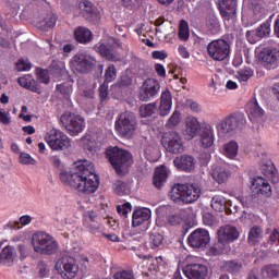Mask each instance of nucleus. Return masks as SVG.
I'll list each match as a JSON object with an SVG mask.
<instances>
[{"label":"nucleus","mask_w":279,"mask_h":279,"mask_svg":"<svg viewBox=\"0 0 279 279\" xmlns=\"http://www.w3.org/2000/svg\"><path fill=\"white\" fill-rule=\"evenodd\" d=\"M98 53H100L102 58H106V60H109L110 62H119L121 60L119 54L114 53L112 44L109 41L107 44H101L98 47Z\"/></svg>","instance_id":"nucleus-30"},{"label":"nucleus","mask_w":279,"mask_h":279,"mask_svg":"<svg viewBox=\"0 0 279 279\" xmlns=\"http://www.w3.org/2000/svg\"><path fill=\"white\" fill-rule=\"evenodd\" d=\"M113 191L117 195H125L128 193V185L123 181H117Z\"/></svg>","instance_id":"nucleus-48"},{"label":"nucleus","mask_w":279,"mask_h":279,"mask_svg":"<svg viewBox=\"0 0 279 279\" xmlns=\"http://www.w3.org/2000/svg\"><path fill=\"white\" fill-rule=\"evenodd\" d=\"M63 270L61 271V276L63 279H73L77 276L80 271V265L77 264V259L72 256L64 255L60 260Z\"/></svg>","instance_id":"nucleus-14"},{"label":"nucleus","mask_w":279,"mask_h":279,"mask_svg":"<svg viewBox=\"0 0 279 279\" xmlns=\"http://www.w3.org/2000/svg\"><path fill=\"white\" fill-rule=\"evenodd\" d=\"M157 110H158V105H156V102L142 105L140 107V114L145 119L147 117H151V114H156Z\"/></svg>","instance_id":"nucleus-39"},{"label":"nucleus","mask_w":279,"mask_h":279,"mask_svg":"<svg viewBox=\"0 0 279 279\" xmlns=\"http://www.w3.org/2000/svg\"><path fill=\"white\" fill-rule=\"evenodd\" d=\"M218 10L225 21L236 19V0H220Z\"/></svg>","instance_id":"nucleus-18"},{"label":"nucleus","mask_w":279,"mask_h":279,"mask_svg":"<svg viewBox=\"0 0 279 279\" xmlns=\"http://www.w3.org/2000/svg\"><path fill=\"white\" fill-rule=\"evenodd\" d=\"M29 69H32V63H26L23 59H20L16 63L17 71H29Z\"/></svg>","instance_id":"nucleus-55"},{"label":"nucleus","mask_w":279,"mask_h":279,"mask_svg":"<svg viewBox=\"0 0 279 279\" xmlns=\"http://www.w3.org/2000/svg\"><path fill=\"white\" fill-rule=\"evenodd\" d=\"M171 106H173V98L171 92L166 90L161 94L160 106L158 108V113L160 117H167L171 112Z\"/></svg>","instance_id":"nucleus-26"},{"label":"nucleus","mask_w":279,"mask_h":279,"mask_svg":"<svg viewBox=\"0 0 279 279\" xmlns=\"http://www.w3.org/2000/svg\"><path fill=\"white\" fill-rule=\"evenodd\" d=\"M248 113L254 119H260L265 114V110L262 109L257 100L251 101L248 105Z\"/></svg>","instance_id":"nucleus-38"},{"label":"nucleus","mask_w":279,"mask_h":279,"mask_svg":"<svg viewBox=\"0 0 279 279\" xmlns=\"http://www.w3.org/2000/svg\"><path fill=\"white\" fill-rule=\"evenodd\" d=\"M229 243L227 241L221 240L218 236V241L209 248L210 254L213 256H219V254H223V252H228Z\"/></svg>","instance_id":"nucleus-37"},{"label":"nucleus","mask_w":279,"mask_h":279,"mask_svg":"<svg viewBox=\"0 0 279 279\" xmlns=\"http://www.w3.org/2000/svg\"><path fill=\"white\" fill-rule=\"evenodd\" d=\"M74 38H75L76 43L86 45V43H90V40H93V33L90 32V29H88L86 27L78 26L74 31Z\"/></svg>","instance_id":"nucleus-33"},{"label":"nucleus","mask_w":279,"mask_h":279,"mask_svg":"<svg viewBox=\"0 0 279 279\" xmlns=\"http://www.w3.org/2000/svg\"><path fill=\"white\" fill-rule=\"evenodd\" d=\"M151 219V210L149 208L137 209L133 213L132 226L133 228H137L144 223V221H149Z\"/></svg>","instance_id":"nucleus-31"},{"label":"nucleus","mask_w":279,"mask_h":279,"mask_svg":"<svg viewBox=\"0 0 279 279\" xmlns=\"http://www.w3.org/2000/svg\"><path fill=\"white\" fill-rule=\"evenodd\" d=\"M83 217L84 226L89 230L92 234H97V232L101 230V225L99 223V215H97V211H85Z\"/></svg>","instance_id":"nucleus-21"},{"label":"nucleus","mask_w":279,"mask_h":279,"mask_svg":"<svg viewBox=\"0 0 279 279\" xmlns=\"http://www.w3.org/2000/svg\"><path fill=\"white\" fill-rule=\"evenodd\" d=\"M269 34H271V21L268 20L260 24L255 31H248L246 33V38L248 43L254 45V43H258V40L269 37Z\"/></svg>","instance_id":"nucleus-15"},{"label":"nucleus","mask_w":279,"mask_h":279,"mask_svg":"<svg viewBox=\"0 0 279 279\" xmlns=\"http://www.w3.org/2000/svg\"><path fill=\"white\" fill-rule=\"evenodd\" d=\"M158 93H160V83L155 78H147L143 82L138 99L140 101H151L155 97H158Z\"/></svg>","instance_id":"nucleus-12"},{"label":"nucleus","mask_w":279,"mask_h":279,"mask_svg":"<svg viewBox=\"0 0 279 279\" xmlns=\"http://www.w3.org/2000/svg\"><path fill=\"white\" fill-rule=\"evenodd\" d=\"M162 241H165V236L158 232L150 233V245L151 247H160L162 245Z\"/></svg>","instance_id":"nucleus-44"},{"label":"nucleus","mask_w":279,"mask_h":279,"mask_svg":"<svg viewBox=\"0 0 279 279\" xmlns=\"http://www.w3.org/2000/svg\"><path fill=\"white\" fill-rule=\"evenodd\" d=\"M221 269L227 274H232V276H236V274H241V270L243 269V262L241 259H229L223 263Z\"/></svg>","instance_id":"nucleus-32"},{"label":"nucleus","mask_w":279,"mask_h":279,"mask_svg":"<svg viewBox=\"0 0 279 279\" xmlns=\"http://www.w3.org/2000/svg\"><path fill=\"white\" fill-rule=\"evenodd\" d=\"M45 141L54 151H64V149H69V147H71V138L56 129L46 133Z\"/></svg>","instance_id":"nucleus-7"},{"label":"nucleus","mask_w":279,"mask_h":279,"mask_svg":"<svg viewBox=\"0 0 279 279\" xmlns=\"http://www.w3.org/2000/svg\"><path fill=\"white\" fill-rule=\"evenodd\" d=\"M113 278L114 279H134V275H132V272L130 271L123 270L114 274Z\"/></svg>","instance_id":"nucleus-56"},{"label":"nucleus","mask_w":279,"mask_h":279,"mask_svg":"<svg viewBox=\"0 0 279 279\" xmlns=\"http://www.w3.org/2000/svg\"><path fill=\"white\" fill-rule=\"evenodd\" d=\"M208 56L218 62H222L230 56V44L223 39H216L207 46Z\"/></svg>","instance_id":"nucleus-9"},{"label":"nucleus","mask_w":279,"mask_h":279,"mask_svg":"<svg viewBox=\"0 0 279 279\" xmlns=\"http://www.w3.org/2000/svg\"><path fill=\"white\" fill-rule=\"evenodd\" d=\"M136 114L132 111L122 112L116 122V130L122 138H132L136 134Z\"/></svg>","instance_id":"nucleus-5"},{"label":"nucleus","mask_w":279,"mask_h":279,"mask_svg":"<svg viewBox=\"0 0 279 279\" xmlns=\"http://www.w3.org/2000/svg\"><path fill=\"white\" fill-rule=\"evenodd\" d=\"M49 71H50L51 75L57 77V80H60V77H62V75H64V63L52 62L49 68Z\"/></svg>","instance_id":"nucleus-41"},{"label":"nucleus","mask_w":279,"mask_h":279,"mask_svg":"<svg viewBox=\"0 0 279 279\" xmlns=\"http://www.w3.org/2000/svg\"><path fill=\"white\" fill-rule=\"evenodd\" d=\"M61 123L72 136L80 134L84 130V118L69 111L61 116Z\"/></svg>","instance_id":"nucleus-10"},{"label":"nucleus","mask_w":279,"mask_h":279,"mask_svg":"<svg viewBox=\"0 0 279 279\" xmlns=\"http://www.w3.org/2000/svg\"><path fill=\"white\" fill-rule=\"evenodd\" d=\"M252 75H254V72L252 70L244 69L238 72L236 77L238 80H240V82H247V80L252 77Z\"/></svg>","instance_id":"nucleus-50"},{"label":"nucleus","mask_w":279,"mask_h":279,"mask_svg":"<svg viewBox=\"0 0 279 279\" xmlns=\"http://www.w3.org/2000/svg\"><path fill=\"white\" fill-rule=\"evenodd\" d=\"M181 121H182V113H180V111L175 110L166 123L167 130L177 128V125H180Z\"/></svg>","instance_id":"nucleus-42"},{"label":"nucleus","mask_w":279,"mask_h":279,"mask_svg":"<svg viewBox=\"0 0 279 279\" xmlns=\"http://www.w3.org/2000/svg\"><path fill=\"white\" fill-rule=\"evenodd\" d=\"M201 196L202 190H199L197 184L192 183H177L169 192L170 199L175 204H193L197 202Z\"/></svg>","instance_id":"nucleus-3"},{"label":"nucleus","mask_w":279,"mask_h":279,"mask_svg":"<svg viewBox=\"0 0 279 279\" xmlns=\"http://www.w3.org/2000/svg\"><path fill=\"white\" fill-rule=\"evenodd\" d=\"M37 20V25L41 32H47L52 27H56V22L58 17L53 13L41 12L38 15H35Z\"/></svg>","instance_id":"nucleus-22"},{"label":"nucleus","mask_w":279,"mask_h":279,"mask_svg":"<svg viewBox=\"0 0 279 279\" xmlns=\"http://www.w3.org/2000/svg\"><path fill=\"white\" fill-rule=\"evenodd\" d=\"M57 90L64 97V99H70L71 93H73V88L64 84L57 85Z\"/></svg>","instance_id":"nucleus-47"},{"label":"nucleus","mask_w":279,"mask_h":279,"mask_svg":"<svg viewBox=\"0 0 279 279\" xmlns=\"http://www.w3.org/2000/svg\"><path fill=\"white\" fill-rule=\"evenodd\" d=\"M264 271L267 274L268 278H278L279 277V265H268L264 268Z\"/></svg>","instance_id":"nucleus-45"},{"label":"nucleus","mask_w":279,"mask_h":279,"mask_svg":"<svg viewBox=\"0 0 279 279\" xmlns=\"http://www.w3.org/2000/svg\"><path fill=\"white\" fill-rule=\"evenodd\" d=\"M32 245L37 254L51 256L58 252V241L45 232L35 233L32 239Z\"/></svg>","instance_id":"nucleus-4"},{"label":"nucleus","mask_w":279,"mask_h":279,"mask_svg":"<svg viewBox=\"0 0 279 279\" xmlns=\"http://www.w3.org/2000/svg\"><path fill=\"white\" fill-rule=\"evenodd\" d=\"M263 239V229L258 226L251 228L247 242L250 245H258Z\"/></svg>","instance_id":"nucleus-35"},{"label":"nucleus","mask_w":279,"mask_h":279,"mask_svg":"<svg viewBox=\"0 0 279 279\" xmlns=\"http://www.w3.org/2000/svg\"><path fill=\"white\" fill-rule=\"evenodd\" d=\"M179 53L180 56H182V58H185V59L191 57V53H189V50H186V47L184 46L179 47Z\"/></svg>","instance_id":"nucleus-63"},{"label":"nucleus","mask_w":279,"mask_h":279,"mask_svg":"<svg viewBox=\"0 0 279 279\" xmlns=\"http://www.w3.org/2000/svg\"><path fill=\"white\" fill-rule=\"evenodd\" d=\"M83 15L85 16L86 21L93 23L94 25H98L101 21V14L93 3L90 2H83Z\"/></svg>","instance_id":"nucleus-23"},{"label":"nucleus","mask_w":279,"mask_h":279,"mask_svg":"<svg viewBox=\"0 0 279 279\" xmlns=\"http://www.w3.org/2000/svg\"><path fill=\"white\" fill-rule=\"evenodd\" d=\"M61 182H69L70 186L81 191V193H95L99 189V177L95 173V166L90 161H77L74 163L71 173L60 172Z\"/></svg>","instance_id":"nucleus-1"},{"label":"nucleus","mask_w":279,"mask_h":279,"mask_svg":"<svg viewBox=\"0 0 279 279\" xmlns=\"http://www.w3.org/2000/svg\"><path fill=\"white\" fill-rule=\"evenodd\" d=\"M117 210H118L119 215H122V217H128V213H132V205L130 203L119 205L117 207Z\"/></svg>","instance_id":"nucleus-52"},{"label":"nucleus","mask_w":279,"mask_h":279,"mask_svg":"<svg viewBox=\"0 0 279 279\" xmlns=\"http://www.w3.org/2000/svg\"><path fill=\"white\" fill-rule=\"evenodd\" d=\"M199 130L202 131V126H199L197 119L192 118L186 120L184 135L189 141L195 138L199 134Z\"/></svg>","instance_id":"nucleus-28"},{"label":"nucleus","mask_w":279,"mask_h":279,"mask_svg":"<svg viewBox=\"0 0 279 279\" xmlns=\"http://www.w3.org/2000/svg\"><path fill=\"white\" fill-rule=\"evenodd\" d=\"M252 191L255 195H262V197H271V185L262 177H256L253 179Z\"/></svg>","instance_id":"nucleus-19"},{"label":"nucleus","mask_w":279,"mask_h":279,"mask_svg":"<svg viewBox=\"0 0 279 279\" xmlns=\"http://www.w3.org/2000/svg\"><path fill=\"white\" fill-rule=\"evenodd\" d=\"M72 66L78 73H90L95 65L97 64V60L88 53H77L72 58Z\"/></svg>","instance_id":"nucleus-11"},{"label":"nucleus","mask_w":279,"mask_h":279,"mask_svg":"<svg viewBox=\"0 0 279 279\" xmlns=\"http://www.w3.org/2000/svg\"><path fill=\"white\" fill-rule=\"evenodd\" d=\"M187 243L191 247H206L210 243V234L205 229H197L189 235Z\"/></svg>","instance_id":"nucleus-16"},{"label":"nucleus","mask_w":279,"mask_h":279,"mask_svg":"<svg viewBox=\"0 0 279 279\" xmlns=\"http://www.w3.org/2000/svg\"><path fill=\"white\" fill-rule=\"evenodd\" d=\"M247 125V119L243 112H235L216 124L217 130L222 134H230L234 130H243Z\"/></svg>","instance_id":"nucleus-6"},{"label":"nucleus","mask_w":279,"mask_h":279,"mask_svg":"<svg viewBox=\"0 0 279 279\" xmlns=\"http://www.w3.org/2000/svg\"><path fill=\"white\" fill-rule=\"evenodd\" d=\"M161 143L165 149L169 151V154H182V151H184L182 136H180V133L175 131L163 133Z\"/></svg>","instance_id":"nucleus-8"},{"label":"nucleus","mask_w":279,"mask_h":279,"mask_svg":"<svg viewBox=\"0 0 279 279\" xmlns=\"http://www.w3.org/2000/svg\"><path fill=\"white\" fill-rule=\"evenodd\" d=\"M203 223L209 227L215 226L217 223V219L215 218V216H213V214L207 211L203 215Z\"/></svg>","instance_id":"nucleus-53"},{"label":"nucleus","mask_w":279,"mask_h":279,"mask_svg":"<svg viewBox=\"0 0 279 279\" xmlns=\"http://www.w3.org/2000/svg\"><path fill=\"white\" fill-rule=\"evenodd\" d=\"M117 78V68H114V64H110L105 73V80L106 82H113V80Z\"/></svg>","instance_id":"nucleus-46"},{"label":"nucleus","mask_w":279,"mask_h":279,"mask_svg":"<svg viewBox=\"0 0 279 279\" xmlns=\"http://www.w3.org/2000/svg\"><path fill=\"white\" fill-rule=\"evenodd\" d=\"M20 162H21V165H36V159L32 158L31 154L21 153L20 154Z\"/></svg>","instance_id":"nucleus-51"},{"label":"nucleus","mask_w":279,"mask_h":279,"mask_svg":"<svg viewBox=\"0 0 279 279\" xmlns=\"http://www.w3.org/2000/svg\"><path fill=\"white\" fill-rule=\"evenodd\" d=\"M183 274L189 279H206L208 267L204 264H189L183 268Z\"/></svg>","instance_id":"nucleus-17"},{"label":"nucleus","mask_w":279,"mask_h":279,"mask_svg":"<svg viewBox=\"0 0 279 279\" xmlns=\"http://www.w3.org/2000/svg\"><path fill=\"white\" fill-rule=\"evenodd\" d=\"M118 84H119L120 88H123L125 86H131L132 78L128 74H124L121 76L120 82Z\"/></svg>","instance_id":"nucleus-57"},{"label":"nucleus","mask_w":279,"mask_h":279,"mask_svg":"<svg viewBox=\"0 0 279 279\" xmlns=\"http://www.w3.org/2000/svg\"><path fill=\"white\" fill-rule=\"evenodd\" d=\"M167 178H169V170L165 166L156 168L153 178V184L155 189H158V191H160V189L165 186Z\"/></svg>","instance_id":"nucleus-27"},{"label":"nucleus","mask_w":279,"mask_h":279,"mask_svg":"<svg viewBox=\"0 0 279 279\" xmlns=\"http://www.w3.org/2000/svg\"><path fill=\"white\" fill-rule=\"evenodd\" d=\"M218 236H220L221 241L230 244L239 239V230L230 225H225L218 230Z\"/></svg>","instance_id":"nucleus-24"},{"label":"nucleus","mask_w":279,"mask_h":279,"mask_svg":"<svg viewBox=\"0 0 279 279\" xmlns=\"http://www.w3.org/2000/svg\"><path fill=\"white\" fill-rule=\"evenodd\" d=\"M106 158L109 160L118 175H125V173H128V169L134 165L132 153L120 148L119 146H109L106 149Z\"/></svg>","instance_id":"nucleus-2"},{"label":"nucleus","mask_w":279,"mask_h":279,"mask_svg":"<svg viewBox=\"0 0 279 279\" xmlns=\"http://www.w3.org/2000/svg\"><path fill=\"white\" fill-rule=\"evenodd\" d=\"M186 106H189L193 112H199V104L193 100H186Z\"/></svg>","instance_id":"nucleus-62"},{"label":"nucleus","mask_w":279,"mask_h":279,"mask_svg":"<svg viewBox=\"0 0 279 279\" xmlns=\"http://www.w3.org/2000/svg\"><path fill=\"white\" fill-rule=\"evenodd\" d=\"M14 258H16L14 256V250L12 246L8 245L0 253V265L10 267L14 264Z\"/></svg>","instance_id":"nucleus-34"},{"label":"nucleus","mask_w":279,"mask_h":279,"mask_svg":"<svg viewBox=\"0 0 279 279\" xmlns=\"http://www.w3.org/2000/svg\"><path fill=\"white\" fill-rule=\"evenodd\" d=\"M38 81L41 84H49V71L38 68L37 69Z\"/></svg>","instance_id":"nucleus-49"},{"label":"nucleus","mask_w":279,"mask_h":279,"mask_svg":"<svg viewBox=\"0 0 279 279\" xmlns=\"http://www.w3.org/2000/svg\"><path fill=\"white\" fill-rule=\"evenodd\" d=\"M230 170L223 166H216L211 172L213 180H215V182L218 184H226V182L230 180Z\"/></svg>","instance_id":"nucleus-29"},{"label":"nucleus","mask_w":279,"mask_h":279,"mask_svg":"<svg viewBox=\"0 0 279 279\" xmlns=\"http://www.w3.org/2000/svg\"><path fill=\"white\" fill-rule=\"evenodd\" d=\"M201 143L205 149L215 145V132L210 124H205L201 128Z\"/></svg>","instance_id":"nucleus-25"},{"label":"nucleus","mask_w":279,"mask_h":279,"mask_svg":"<svg viewBox=\"0 0 279 279\" xmlns=\"http://www.w3.org/2000/svg\"><path fill=\"white\" fill-rule=\"evenodd\" d=\"M279 239V232L278 229H274L270 236H269V241L271 243H276V241Z\"/></svg>","instance_id":"nucleus-64"},{"label":"nucleus","mask_w":279,"mask_h":279,"mask_svg":"<svg viewBox=\"0 0 279 279\" xmlns=\"http://www.w3.org/2000/svg\"><path fill=\"white\" fill-rule=\"evenodd\" d=\"M167 52L165 51H153V58L155 60H165L167 59Z\"/></svg>","instance_id":"nucleus-61"},{"label":"nucleus","mask_w":279,"mask_h":279,"mask_svg":"<svg viewBox=\"0 0 279 279\" xmlns=\"http://www.w3.org/2000/svg\"><path fill=\"white\" fill-rule=\"evenodd\" d=\"M38 269H39V275L41 276V278H45V276H47L49 274V266H47V264H45V262H39Z\"/></svg>","instance_id":"nucleus-59"},{"label":"nucleus","mask_w":279,"mask_h":279,"mask_svg":"<svg viewBox=\"0 0 279 279\" xmlns=\"http://www.w3.org/2000/svg\"><path fill=\"white\" fill-rule=\"evenodd\" d=\"M262 172L264 173V175L269 178V175H274V173H276V168L274 167V163L263 165Z\"/></svg>","instance_id":"nucleus-54"},{"label":"nucleus","mask_w":279,"mask_h":279,"mask_svg":"<svg viewBox=\"0 0 279 279\" xmlns=\"http://www.w3.org/2000/svg\"><path fill=\"white\" fill-rule=\"evenodd\" d=\"M168 223H170V226H180V223H182V217H180V215H170L168 217Z\"/></svg>","instance_id":"nucleus-58"},{"label":"nucleus","mask_w":279,"mask_h":279,"mask_svg":"<svg viewBox=\"0 0 279 279\" xmlns=\"http://www.w3.org/2000/svg\"><path fill=\"white\" fill-rule=\"evenodd\" d=\"M173 165L180 171L191 173L192 171H195L196 160L195 157L191 155H181L179 157H175V159L173 160Z\"/></svg>","instance_id":"nucleus-20"},{"label":"nucleus","mask_w":279,"mask_h":279,"mask_svg":"<svg viewBox=\"0 0 279 279\" xmlns=\"http://www.w3.org/2000/svg\"><path fill=\"white\" fill-rule=\"evenodd\" d=\"M239 154V144L236 142H229L225 145V155L228 158H236Z\"/></svg>","instance_id":"nucleus-40"},{"label":"nucleus","mask_w":279,"mask_h":279,"mask_svg":"<svg viewBox=\"0 0 279 279\" xmlns=\"http://www.w3.org/2000/svg\"><path fill=\"white\" fill-rule=\"evenodd\" d=\"M228 204L232 206L231 202H226V198L222 196H214L211 198V208L216 210V213H223V210H228Z\"/></svg>","instance_id":"nucleus-36"},{"label":"nucleus","mask_w":279,"mask_h":279,"mask_svg":"<svg viewBox=\"0 0 279 279\" xmlns=\"http://www.w3.org/2000/svg\"><path fill=\"white\" fill-rule=\"evenodd\" d=\"M190 35L191 34L189 32V23L182 20L179 27V38H181V40H189Z\"/></svg>","instance_id":"nucleus-43"},{"label":"nucleus","mask_w":279,"mask_h":279,"mask_svg":"<svg viewBox=\"0 0 279 279\" xmlns=\"http://www.w3.org/2000/svg\"><path fill=\"white\" fill-rule=\"evenodd\" d=\"M155 71L159 77H167V70H165V65L160 63L155 64Z\"/></svg>","instance_id":"nucleus-60"},{"label":"nucleus","mask_w":279,"mask_h":279,"mask_svg":"<svg viewBox=\"0 0 279 279\" xmlns=\"http://www.w3.org/2000/svg\"><path fill=\"white\" fill-rule=\"evenodd\" d=\"M258 58L266 69H276L279 64V50L278 48L265 47L259 52Z\"/></svg>","instance_id":"nucleus-13"}]
</instances>
